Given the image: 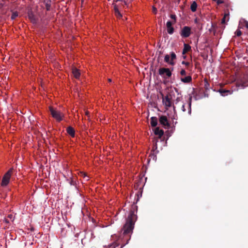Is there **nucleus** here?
I'll list each match as a JSON object with an SVG mask.
<instances>
[{
    "label": "nucleus",
    "mask_w": 248,
    "mask_h": 248,
    "mask_svg": "<svg viewBox=\"0 0 248 248\" xmlns=\"http://www.w3.org/2000/svg\"><path fill=\"white\" fill-rule=\"evenodd\" d=\"M246 27L248 29V22L245 21Z\"/></svg>",
    "instance_id": "obj_30"
},
{
    "label": "nucleus",
    "mask_w": 248,
    "mask_h": 248,
    "mask_svg": "<svg viewBox=\"0 0 248 248\" xmlns=\"http://www.w3.org/2000/svg\"><path fill=\"white\" fill-rule=\"evenodd\" d=\"M163 104L164 105L166 109H168L172 105L171 97L170 95H167L162 97Z\"/></svg>",
    "instance_id": "obj_5"
},
{
    "label": "nucleus",
    "mask_w": 248,
    "mask_h": 248,
    "mask_svg": "<svg viewBox=\"0 0 248 248\" xmlns=\"http://www.w3.org/2000/svg\"><path fill=\"white\" fill-rule=\"evenodd\" d=\"M72 73L74 76V77L76 78H79L80 76V73L78 69L76 67H73L72 68Z\"/></svg>",
    "instance_id": "obj_14"
},
{
    "label": "nucleus",
    "mask_w": 248,
    "mask_h": 248,
    "mask_svg": "<svg viewBox=\"0 0 248 248\" xmlns=\"http://www.w3.org/2000/svg\"><path fill=\"white\" fill-rule=\"evenodd\" d=\"M235 33L238 36H240L242 35V32L239 29H237Z\"/></svg>",
    "instance_id": "obj_20"
},
{
    "label": "nucleus",
    "mask_w": 248,
    "mask_h": 248,
    "mask_svg": "<svg viewBox=\"0 0 248 248\" xmlns=\"http://www.w3.org/2000/svg\"><path fill=\"white\" fill-rule=\"evenodd\" d=\"M159 123L161 124L165 127H169L170 124L168 122V119L166 116H161L159 118Z\"/></svg>",
    "instance_id": "obj_8"
},
{
    "label": "nucleus",
    "mask_w": 248,
    "mask_h": 248,
    "mask_svg": "<svg viewBox=\"0 0 248 248\" xmlns=\"http://www.w3.org/2000/svg\"><path fill=\"white\" fill-rule=\"evenodd\" d=\"M153 12L155 13V14H156V12H157V9L155 7H153Z\"/></svg>",
    "instance_id": "obj_28"
},
{
    "label": "nucleus",
    "mask_w": 248,
    "mask_h": 248,
    "mask_svg": "<svg viewBox=\"0 0 248 248\" xmlns=\"http://www.w3.org/2000/svg\"><path fill=\"white\" fill-rule=\"evenodd\" d=\"M12 169H10L3 176L1 180V185L6 186L9 183L10 178L12 173Z\"/></svg>",
    "instance_id": "obj_4"
},
{
    "label": "nucleus",
    "mask_w": 248,
    "mask_h": 248,
    "mask_svg": "<svg viewBox=\"0 0 248 248\" xmlns=\"http://www.w3.org/2000/svg\"><path fill=\"white\" fill-rule=\"evenodd\" d=\"M182 63L183 64L185 65L186 66H188L189 65V64H190L189 62H185V61H183L182 62Z\"/></svg>",
    "instance_id": "obj_26"
},
{
    "label": "nucleus",
    "mask_w": 248,
    "mask_h": 248,
    "mask_svg": "<svg viewBox=\"0 0 248 248\" xmlns=\"http://www.w3.org/2000/svg\"><path fill=\"white\" fill-rule=\"evenodd\" d=\"M224 18H225V19L227 20V21L229 20V13H225L224 16Z\"/></svg>",
    "instance_id": "obj_24"
},
{
    "label": "nucleus",
    "mask_w": 248,
    "mask_h": 248,
    "mask_svg": "<svg viewBox=\"0 0 248 248\" xmlns=\"http://www.w3.org/2000/svg\"><path fill=\"white\" fill-rule=\"evenodd\" d=\"M180 79L184 83H189L192 81V78L190 76L181 77Z\"/></svg>",
    "instance_id": "obj_12"
},
{
    "label": "nucleus",
    "mask_w": 248,
    "mask_h": 248,
    "mask_svg": "<svg viewBox=\"0 0 248 248\" xmlns=\"http://www.w3.org/2000/svg\"><path fill=\"white\" fill-rule=\"evenodd\" d=\"M137 218V217L134 211H130L126 217V222L122 230V234L120 236L117 234L111 235L113 242L108 246H104L103 248H115L119 246H121V248H123L126 245L131 238Z\"/></svg>",
    "instance_id": "obj_1"
},
{
    "label": "nucleus",
    "mask_w": 248,
    "mask_h": 248,
    "mask_svg": "<svg viewBox=\"0 0 248 248\" xmlns=\"http://www.w3.org/2000/svg\"><path fill=\"white\" fill-rule=\"evenodd\" d=\"M219 92L222 95H225V93H226L229 92V91L228 90H220Z\"/></svg>",
    "instance_id": "obj_25"
},
{
    "label": "nucleus",
    "mask_w": 248,
    "mask_h": 248,
    "mask_svg": "<svg viewBox=\"0 0 248 248\" xmlns=\"http://www.w3.org/2000/svg\"><path fill=\"white\" fill-rule=\"evenodd\" d=\"M28 16H29V18L31 19V20L32 21L34 20L33 16L32 15V14H29Z\"/></svg>",
    "instance_id": "obj_27"
},
{
    "label": "nucleus",
    "mask_w": 248,
    "mask_h": 248,
    "mask_svg": "<svg viewBox=\"0 0 248 248\" xmlns=\"http://www.w3.org/2000/svg\"><path fill=\"white\" fill-rule=\"evenodd\" d=\"M191 50V46L187 44H184V48L182 52V54L183 55V57L184 59L186 58V56H184L186 53Z\"/></svg>",
    "instance_id": "obj_10"
},
{
    "label": "nucleus",
    "mask_w": 248,
    "mask_h": 248,
    "mask_svg": "<svg viewBox=\"0 0 248 248\" xmlns=\"http://www.w3.org/2000/svg\"><path fill=\"white\" fill-rule=\"evenodd\" d=\"M159 75L163 76L165 75L167 78H170L171 76V72L169 68H161L159 69Z\"/></svg>",
    "instance_id": "obj_7"
},
{
    "label": "nucleus",
    "mask_w": 248,
    "mask_h": 248,
    "mask_svg": "<svg viewBox=\"0 0 248 248\" xmlns=\"http://www.w3.org/2000/svg\"><path fill=\"white\" fill-rule=\"evenodd\" d=\"M18 16V13L17 12H13L11 18L12 20H14Z\"/></svg>",
    "instance_id": "obj_19"
},
{
    "label": "nucleus",
    "mask_w": 248,
    "mask_h": 248,
    "mask_svg": "<svg viewBox=\"0 0 248 248\" xmlns=\"http://www.w3.org/2000/svg\"><path fill=\"white\" fill-rule=\"evenodd\" d=\"M49 109L52 117L57 122H59L63 120L64 117L63 113L51 106L49 107Z\"/></svg>",
    "instance_id": "obj_2"
},
{
    "label": "nucleus",
    "mask_w": 248,
    "mask_h": 248,
    "mask_svg": "<svg viewBox=\"0 0 248 248\" xmlns=\"http://www.w3.org/2000/svg\"><path fill=\"white\" fill-rule=\"evenodd\" d=\"M108 80L109 82L111 81V79L110 78L108 79Z\"/></svg>",
    "instance_id": "obj_32"
},
{
    "label": "nucleus",
    "mask_w": 248,
    "mask_h": 248,
    "mask_svg": "<svg viewBox=\"0 0 248 248\" xmlns=\"http://www.w3.org/2000/svg\"><path fill=\"white\" fill-rule=\"evenodd\" d=\"M85 114H86V115L87 116H88V115H89V112H88V111H86V112H85Z\"/></svg>",
    "instance_id": "obj_31"
},
{
    "label": "nucleus",
    "mask_w": 248,
    "mask_h": 248,
    "mask_svg": "<svg viewBox=\"0 0 248 248\" xmlns=\"http://www.w3.org/2000/svg\"><path fill=\"white\" fill-rule=\"evenodd\" d=\"M170 18L174 20V21L173 22V24L175 23L176 22V16L175 15H171L170 16Z\"/></svg>",
    "instance_id": "obj_23"
},
{
    "label": "nucleus",
    "mask_w": 248,
    "mask_h": 248,
    "mask_svg": "<svg viewBox=\"0 0 248 248\" xmlns=\"http://www.w3.org/2000/svg\"><path fill=\"white\" fill-rule=\"evenodd\" d=\"M151 125L153 127H155L157 124V119L155 117H152L151 118Z\"/></svg>",
    "instance_id": "obj_16"
},
{
    "label": "nucleus",
    "mask_w": 248,
    "mask_h": 248,
    "mask_svg": "<svg viewBox=\"0 0 248 248\" xmlns=\"http://www.w3.org/2000/svg\"><path fill=\"white\" fill-rule=\"evenodd\" d=\"M176 59V55L174 52H171L170 54H166L164 57V62L170 65L175 64L174 61Z\"/></svg>",
    "instance_id": "obj_3"
},
{
    "label": "nucleus",
    "mask_w": 248,
    "mask_h": 248,
    "mask_svg": "<svg viewBox=\"0 0 248 248\" xmlns=\"http://www.w3.org/2000/svg\"><path fill=\"white\" fill-rule=\"evenodd\" d=\"M44 2L46 3V10H49L51 6V0H44Z\"/></svg>",
    "instance_id": "obj_18"
},
{
    "label": "nucleus",
    "mask_w": 248,
    "mask_h": 248,
    "mask_svg": "<svg viewBox=\"0 0 248 248\" xmlns=\"http://www.w3.org/2000/svg\"><path fill=\"white\" fill-rule=\"evenodd\" d=\"M172 23L170 21H168L166 23V26L167 28V31L169 34H171L174 32V29L172 26Z\"/></svg>",
    "instance_id": "obj_11"
},
{
    "label": "nucleus",
    "mask_w": 248,
    "mask_h": 248,
    "mask_svg": "<svg viewBox=\"0 0 248 248\" xmlns=\"http://www.w3.org/2000/svg\"><path fill=\"white\" fill-rule=\"evenodd\" d=\"M213 1H216L218 5L223 3L224 2L223 0H212Z\"/></svg>",
    "instance_id": "obj_22"
},
{
    "label": "nucleus",
    "mask_w": 248,
    "mask_h": 248,
    "mask_svg": "<svg viewBox=\"0 0 248 248\" xmlns=\"http://www.w3.org/2000/svg\"><path fill=\"white\" fill-rule=\"evenodd\" d=\"M66 131L67 133L71 136L72 138L75 137V130L71 126H69L67 128Z\"/></svg>",
    "instance_id": "obj_15"
},
{
    "label": "nucleus",
    "mask_w": 248,
    "mask_h": 248,
    "mask_svg": "<svg viewBox=\"0 0 248 248\" xmlns=\"http://www.w3.org/2000/svg\"><path fill=\"white\" fill-rule=\"evenodd\" d=\"M197 4L195 1H193L190 6V9L192 12H195L197 10Z\"/></svg>",
    "instance_id": "obj_17"
},
{
    "label": "nucleus",
    "mask_w": 248,
    "mask_h": 248,
    "mask_svg": "<svg viewBox=\"0 0 248 248\" xmlns=\"http://www.w3.org/2000/svg\"><path fill=\"white\" fill-rule=\"evenodd\" d=\"M180 75H181V77H183V76H186V72L185 70L182 69L181 70Z\"/></svg>",
    "instance_id": "obj_21"
},
{
    "label": "nucleus",
    "mask_w": 248,
    "mask_h": 248,
    "mask_svg": "<svg viewBox=\"0 0 248 248\" xmlns=\"http://www.w3.org/2000/svg\"><path fill=\"white\" fill-rule=\"evenodd\" d=\"M154 133L155 135L157 136L159 138H160L164 134V131L162 129H160L159 127H156L154 130Z\"/></svg>",
    "instance_id": "obj_13"
},
{
    "label": "nucleus",
    "mask_w": 248,
    "mask_h": 248,
    "mask_svg": "<svg viewBox=\"0 0 248 248\" xmlns=\"http://www.w3.org/2000/svg\"><path fill=\"white\" fill-rule=\"evenodd\" d=\"M120 0H113L114 2H115L113 4L114 5L115 15L117 17V18H121L122 17V15L119 11V4H117L116 3Z\"/></svg>",
    "instance_id": "obj_9"
},
{
    "label": "nucleus",
    "mask_w": 248,
    "mask_h": 248,
    "mask_svg": "<svg viewBox=\"0 0 248 248\" xmlns=\"http://www.w3.org/2000/svg\"><path fill=\"white\" fill-rule=\"evenodd\" d=\"M181 35L183 37H188L191 34V29L187 26L184 27L181 31Z\"/></svg>",
    "instance_id": "obj_6"
},
{
    "label": "nucleus",
    "mask_w": 248,
    "mask_h": 248,
    "mask_svg": "<svg viewBox=\"0 0 248 248\" xmlns=\"http://www.w3.org/2000/svg\"><path fill=\"white\" fill-rule=\"evenodd\" d=\"M226 19H225V18H224V17L222 19V21H221V23L222 24H225V21H226Z\"/></svg>",
    "instance_id": "obj_29"
}]
</instances>
